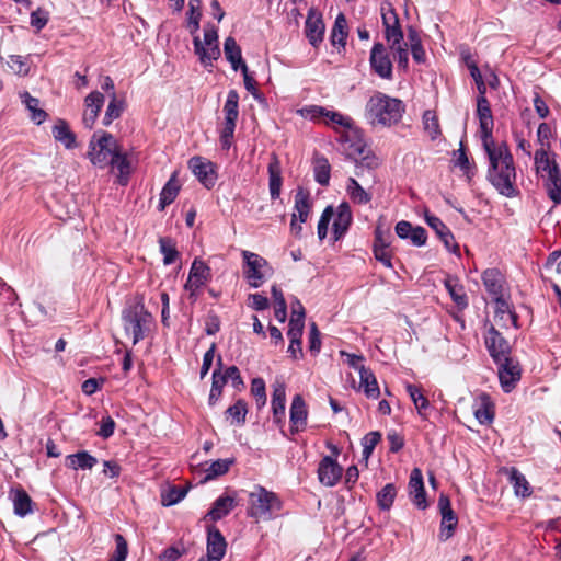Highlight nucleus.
<instances>
[{"mask_svg":"<svg viewBox=\"0 0 561 561\" xmlns=\"http://www.w3.org/2000/svg\"><path fill=\"white\" fill-rule=\"evenodd\" d=\"M489 165L486 179L499 194L512 198L519 194L516 185V167L513 154L505 141L482 145Z\"/></svg>","mask_w":561,"mask_h":561,"instance_id":"obj_1","label":"nucleus"},{"mask_svg":"<svg viewBox=\"0 0 561 561\" xmlns=\"http://www.w3.org/2000/svg\"><path fill=\"white\" fill-rule=\"evenodd\" d=\"M405 112L404 103L382 92L373 94L365 106V118L371 126L397 125Z\"/></svg>","mask_w":561,"mask_h":561,"instance_id":"obj_2","label":"nucleus"},{"mask_svg":"<svg viewBox=\"0 0 561 561\" xmlns=\"http://www.w3.org/2000/svg\"><path fill=\"white\" fill-rule=\"evenodd\" d=\"M536 174L542 180L548 196L556 204L561 203V171L553 156L546 148L537 149L534 156Z\"/></svg>","mask_w":561,"mask_h":561,"instance_id":"obj_3","label":"nucleus"},{"mask_svg":"<svg viewBox=\"0 0 561 561\" xmlns=\"http://www.w3.org/2000/svg\"><path fill=\"white\" fill-rule=\"evenodd\" d=\"M282 508L283 502L279 496L261 485H255L254 490L249 494L247 514L255 519V522L271 520L278 515Z\"/></svg>","mask_w":561,"mask_h":561,"instance_id":"obj_4","label":"nucleus"},{"mask_svg":"<svg viewBox=\"0 0 561 561\" xmlns=\"http://www.w3.org/2000/svg\"><path fill=\"white\" fill-rule=\"evenodd\" d=\"M122 320L125 333L131 336L135 345L145 339L153 318L142 304H136L123 311Z\"/></svg>","mask_w":561,"mask_h":561,"instance_id":"obj_5","label":"nucleus"},{"mask_svg":"<svg viewBox=\"0 0 561 561\" xmlns=\"http://www.w3.org/2000/svg\"><path fill=\"white\" fill-rule=\"evenodd\" d=\"M118 147V144L110 133L103 131L102 136L96 141L95 135H93L89 144L88 158L92 164L99 168H105L110 164Z\"/></svg>","mask_w":561,"mask_h":561,"instance_id":"obj_6","label":"nucleus"},{"mask_svg":"<svg viewBox=\"0 0 561 561\" xmlns=\"http://www.w3.org/2000/svg\"><path fill=\"white\" fill-rule=\"evenodd\" d=\"M244 261L243 274L249 285L253 288H259L265 280L267 275H271L272 268L268 262L261 255L242 251Z\"/></svg>","mask_w":561,"mask_h":561,"instance_id":"obj_7","label":"nucleus"},{"mask_svg":"<svg viewBox=\"0 0 561 561\" xmlns=\"http://www.w3.org/2000/svg\"><path fill=\"white\" fill-rule=\"evenodd\" d=\"M353 151L350 156L355 162V175L364 179L366 173L373 184L376 183L374 171L380 165L381 160L364 144H355L352 146Z\"/></svg>","mask_w":561,"mask_h":561,"instance_id":"obj_8","label":"nucleus"},{"mask_svg":"<svg viewBox=\"0 0 561 561\" xmlns=\"http://www.w3.org/2000/svg\"><path fill=\"white\" fill-rule=\"evenodd\" d=\"M477 115L479 117L482 145L495 141L493 138V115L485 96H479L477 100Z\"/></svg>","mask_w":561,"mask_h":561,"instance_id":"obj_9","label":"nucleus"},{"mask_svg":"<svg viewBox=\"0 0 561 561\" xmlns=\"http://www.w3.org/2000/svg\"><path fill=\"white\" fill-rule=\"evenodd\" d=\"M370 67L382 79H391L392 62L382 43H375L369 57Z\"/></svg>","mask_w":561,"mask_h":561,"instance_id":"obj_10","label":"nucleus"},{"mask_svg":"<svg viewBox=\"0 0 561 561\" xmlns=\"http://www.w3.org/2000/svg\"><path fill=\"white\" fill-rule=\"evenodd\" d=\"M484 342L494 362L505 359V357L510 356V343L493 325L488 329Z\"/></svg>","mask_w":561,"mask_h":561,"instance_id":"obj_11","label":"nucleus"},{"mask_svg":"<svg viewBox=\"0 0 561 561\" xmlns=\"http://www.w3.org/2000/svg\"><path fill=\"white\" fill-rule=\"evenodd\" d=\"M438 508L442 515L439 538L442 540H447L453 536L458 523V518L451 508V503L448 495L444 493L439 495Z\"/></svg>","mask_w":561,"mask_h":561,"instance_id":"obj_12","label":"nucleus"},{"mask_svg":"<svg viewBox=\"0 0 561 561\" xmlns=\"http://www.w3.org/2000/svg\"><path fill=\"white\" fill-rule=\"evenodd\" d=\"M381 18L385 27V38L389 45L402 42L403 32L400 26L399 18L391 4L381 7Z\"/></svg>","mask_w":561,"mask_h":561,"instance_id":"obj_13","label":"nucleus"},{"mask_svg":"<svg viewBox=\"0 0 561 561\" xmlns=\"http://www.w3.org/2000/svg\"><path fill=\"white\" fill-rule=\"evenodd\" d=\"M319 482L325 486H334L343 474V468L335 459L325 456L321 459L318 466Z\"/></svg>","mask_w":561,"mask_h":561,"instance_id":"obj_14","label":"nucleus"},{"mask_svg":"<svg viewBox=\"0 0 561 561\" xmlns=\"http://www.w3.org/2000/svg\"><path fill=\"white\" fill-rule=\"evenodd\" d=\"M499 366V379L502 389L505 392L512 391L516 382L520 379V368L513 359L507 356L505 359L495 360Z\"/></svg>","mask_w":561,"mask_h":561,"instance_id":"obj_15","label":"nucleus"},{"mask_svg":"<svg viewBox=\"0 0 561 561\" xmlns=\"http://www.w3.org/2000/svg\"><path fill=\"white\" fill-rule=\"evenodd\" d=\"M188 168L206 188L216 184L217 175L211 162L202 157H193L188 160Z\"/></svg>","mask_w":561,"mask_h":561,"instance_id":"obj_16","label":"nucleus"},{"mask_svg":"<svg viewBox=\"0 0 561 561\" xmlns=\"http://www.w3.org/2000/svg\"><path fill=\"white\" fill-rule=\"evenodd\" d=\"M425 221L436 232L445 248L454 254L459 255V245L455 242L450 229L437 216L428 211L425 213Z\"/></svg>","mask_w":561,"mask_h":561,"instance_id":"obj_17","label":"nucleus"},{"mask_svg":"<svg viewBox=\"0 0 561 561\" xmlns=\"http://www.w3.org/2000/svg\"><path fill=\"white\" fill-rule=\"evenodd\" d=\"M324 30L325 26L322 20V15L317 12L316 9L311 8L308 11L307 20L305 23V34L313 47H318V45L323 41Z\"/></svg>","mask_w":561,"mask_h":561,"instance_id":"obj_18","label":"nucleus"},{"mask_svg":"<svg viewBox=\"0 0 561 561\" xmlns=\"http://www.w3.org/2000/svg\"><path fill=\"white\" fill-rule=\"evenodd\" d=\"M227 549V542L220 530L215 526L207 527V556L208 561H220Z\"/></svg>","mask_w":561,"mask_h":561,"instance_id":"obj_19","label":"nucleus"},{"mask_svg":"<svg viewBox=\"0 0 561 561\" xmlns=\"http://www.w3.org/2000/svg\"><path fill=\"white\" fill-rule=\"evenodd\" d=\"M308 410L306 402L300 394L293 398L289 409L290 433L296 434L307 426Z\"/></svg>","mask_w":561,"mask_h":561,"instance_id":"obj_20","label":"nucleus"},{"mask_svg":"<svg viewBox=\"0 0 561 561\" xmlns=\"http://www.w3.org/2000/svg\"><path fill=\"white\" fill-rule=\"evenodd\" d=\"M272 411L274 422L282 427L285 423L286 415V387L284 382L276 381L274 383L272 394Z\"/></svg>","mask_w":561,"mask_h":561,"instance_id":"obj_21","label":"nucleus"},{"mask_svg":"<svg viewBox=\"0 0 561 561\" xmlns=\"http://www.w3.org/2000/svg\"><path fill=\"white\" fill-rule=\"evenodd\" d=\"M333 218V238L335 241H337L347 232L352 224L353 217L350 205L346 202L341 203L336 210H334Z\"/></svg>","mask_w":561,"mask_h":561,"instance_id":"obj_22","label":"nucleus"},{"mask_svg":"<svg viewBox=\"0 0 561 561\" xmlns=\"http://www.w3.org/2000/svg\"><path fill=\"white\" fill-rule=\"evenodd\" d=\"M210 267L204 261L195 259L190 268L185 287L201 288L210 279Z\"/></svg>","mask_w":561,"mask_h":561,"instance_id":"obj_23","label":"nucleus"},{"mask_svg":"<svg viewBox=\"0 0 561 561\" xmlns=\"http://www.w3.org/2000/svg\"><path fill=\"white\" fill-rule=\"evenodd\" d=\"M409 491L412 496V502L420 508L425 510L427 507L426 494L424 489L422 471L419 468H414L410 476Z\"/></svg>","mask_w":561,"mask_h":561,"instance_id":"obj_24","label":"nucleus"},{"mask_svg":"<svg viewBox=\"0 0 561 561\" xmlns=\"http://www.w3.org/2000/svg\"><path fill=\"white\" fill-rule=\"evenodd\" d=\"M84 104L87 110L83 114L82 121L84 126L91 129L104 104V95L99 91H93L85 98Z\"/></svg>","mask_w":561,"mask_h":561,"instance_id":"obj_25","label":"nucleus"},{"mask_svg":"<svg viewBox=\"0 0 561 561\" xmlns=\"http://www.w3.org/2000/svg\"><path fill=\"white\" fill-rule=\"evenodd\" d=\"M268 186H270V194L272 199H277L280 196V188H282V167L280 161L277 158L276 154H272L271 161L268 163Z\"/></svg>","mask_w":561,"mask_h":561,"instance_id":"obj_26","label":"nucleus"},{"mask_svg":"<svg viewBox=\"0 0 561 561\" xmlns=\"http://www.w3.org/2000/svg\"><path fill=\"white\" fill-rule=\"evenodd\" d=\"M194 53L198 56L201 64L205 67H213V62L220 57L219 46L210 47L203 44L198 36L193 39Z\"/></svg>","mask_w":561,"mask_h":561,"instance_id":"obj_27","label":"nucleus"},{"mask_svg":"<svg viewBox=\"0 0 561 561\" xmlns=\"http://www.w3.org/2000/svg\"><path fill=\"white\" fill-rule=\"evenodd\" d=\"M482 282L493 298L503 295L504 276L497 268L485 270L482 274Z\"/></svg>","mask_w":561,"mask_h":561,"instance_id":"obj_28","label":"nucleus"},{"mask_svg":"<svg viewBox=\"0 0 561 561\" xmlns=\"http://www.w3.org/2000/svg\"><path fill=\"white\" fill-rule=\"evenodd\" d=\"M298 307L299 316L297 318H290L287 336L290 342L297 343V351L299 352V355L302 356L301 335L305 327V309L300 302H298Z\"/></svg>","mask_w":561,"mask_h":561,"instance_id":"obj_29","label":"nucleus"},{"mask_svg":"<svg viewBox=\"0 0 561 561\" xmlns=\"http://www.w3.org/2000/svg\"><path fill=\"white\" fill-rule=\"evenodd\" d=\"M225 122L224 128L220 133V145L222 149L228 150L232 145V138L236 129L237 119L239 117V111L224 112Z\"/></svg>","mask_w":561,"mask_h":561,"instance_id":"obj_30","label":"nucleus"},{"mask_svg":"<svg viewBox=\"0 0 561 561\" xmlns=\"http://www.w3.org/2000/svg\"><path fill=\"white\" fill-rule=\"evenodd\" d=\"M359 387L369 399H377L380 394L379 386L374 373L365 366L359 367Z\"/></svg>","mask_w":561,"mask_h":561,"instance_id":"obj_31","label":"nucleus"},{"mask_svg":"<svg viewBox=\"0 0 561 561\" xmlns=\"http://www.w3.org/2000/svg\"><path fill=\"white\" fill-rule=\"evenodd\" d=\"M51 133L55 140L61 142L66 149H72L77 146L76 135L66 121L59 119L54 125Z\"/></svg>","mask_w":561,"mask_h":561,"instance_id":"obj_32","label":"nucleus"},{"mask_svg":"<svg viewBox=\"0 0 561 561\" xmlns=\"http://www.w3.org/2000/svg\"><path fill=\"white\" fill-rule=\"evenodd\" d=\"M444 285L449 293L453 301L460 308L465 309L468 306V297L465 293L463 286L459 283L457 277L448 276L444 280Z\"/></svg>","mask_w":561,"mask_h":561,"instance_id":"obj_33","label":"nucleus"},{"mask_svg":"<svg viewBox=\"0 0 561 561\" xmlns=\"http://www.w3.org/2000/svg\"><path fill=\"white\" fill-rule=\"evenodd\" d=\"M180 187L178 172L174 171L160 193L159 210H163L168 205L173 203L180 192Z\"/></svg>","mask_w":561,"mask_h":561,"instance_id":"obj_34","label":"nucleus"},{"mask_svg":"<svg viewBox=\"0 0 561 561\" xmlns=\"http://www.w3.org/2000/svg\"><path fill=\"white\" fill-rule=\"evenodd\" d=\"M348 35V27H347V21L343 13H339L335 18L330 41L333 46L340 45L343 48L346 45V39Z\"/></svg>","mask_w":561,"mask_h":561,"instance_id":"obj_35","label":"nucleus"},{"mask_svg":"<svg viewBox=\"0 0 561 561\" xmlns=\"http://www.w3.org/2000/svg\"><path fill=\"white\" fill-rule=\"evenodd\" d=\"M108 165L118 170V183L121 185H126L130 173V162L127 156L122 152L121 147H118L116 152L113 154Z\"/></svg>","mask_w":561,"mask_h":561,"instance_id":"obj_36","label":"nucleus"},{"mask_svg":"<svg viewBox=\"0 0 561 561\" xmlns=\"http://www.w3.org/2000/svg\"><path fill=\"white\" fill-rule=\"evenodd\" d=\"M224 53L233 70L242 69V64L245 62L242 59L241 48L233 37L229 36L225 39Z\"/></svg>","mask_w":561,"mask_h":561,"instance_id":"obj_37","label":"nucleus"},{"mask_svg":"<svg viewBox=\"0 0 561 561\" xmlns=\"http://www.w3.org/2000/svg\"><path fill=\"white\" fill-rule=\"evenodd\" d=\"M234 506V499L228 495L219 496L211 510L207 513L206 517L216 522L227 516Z\"/></svg>","mask_w":561,"mask_h":561,"instance_id":"obj_38","label":"nucleus"},{"mask_svg":"<svg viewBox=\"0 0 561 561\" xmlns=\"http://www.w3.org/2000/svg\"><path fill=\"white\" fill-rule=\"evenodd\" d=\"M96 462H98L96 458L94 456L90 455L85 450L78 451L76 454L67 456V466L75 470L92 469L96 465Z\"/></svg>","mask_w":561,"mask_h":561,"instance_id":"obj_39","label":"nucleus"},{"mask_svg":"<svg viewBox=\"0 0 561 561\" xmlns=\"http://www.w3.org/2000/svg\"><path fill=\"white\" fill-rule=\"evenodd\" d=\"M311 208L309 193L304 188H298L295 194V210L297 215V220L300 224L307 221Z\"/></svg>","mask_w":561,"mask_h":561,"instance_id":"obj_40","label":"nucleus"},{"mask_svg":"<svg viewBox=\"0 0 561 561\" xmlns=\"http://www.w3.org/2000/svg\"><path fill=\"white\" fill-rule=\"evenodd\" d=\"M14 513L24 517L32 512V499L23 489L12 491Z\"/></svg>","mask_w":561,"mask_h":561,"instance_id":"obj_41","label":"nucleus"},{"mask_svg":"<svg viewBox=\"0 0 561 561\" xmlns=\"http://www.w3.org/2000/svg\"><path fill=\"white\" fill-rule=\"evenodd\" d=\"M510 481L513 484L514 493L516 496L528 497L531 494L530 485L523 473L516 468L510 470Z\"/></svg>","mask_w":561,"mask_h":561,"instance_id":"obj_42","label":"nucleus"},{"mask_svg":"<svg viewBox=\"0 0 561 561\" xmlns=\"http://www.w3.org/2000/svg\"><path fill=\"white\" fill-rule=\"evenodd\" d=\"M217 364H218L219 368L214 370L213 377H211L213 382H211L210 393H209V398H208L209 405H215L217 403V401L219 400V398L222 393V388L226 385V380L224 378H221V371H220V368L222 366L221 356L218 357Z\"/></svg>","mask_w":561,"mask_h":561,"instance_id":"obj_43","label":"nucleus"},{"mask_svg":"<svg viewBox=\"0 0 561 561\" xmlns=\"http://www.w3.org/2000/svg\"><path fill=\"white\" fill-rule=\"evenodd\" d=\"M346 191L350 198L356 204L365 205L371 201V194L364 190L354 178L347 180Z\"/></svg>","mask_w":561,"mask_h":561,"instance_id":"obj_44","label":"nucleus"},{"mask_svg":"<svg viewBox=\"0 0 561 561\" xmlns=\"http://www.w3.org/2000/svg\"><path fill=\"white\" fill-rule=\"evenodd\" d=\"M21 98L26 108L31 112V119L38 125L42 124L46 119L47 113L39 108V100L33 98L28 92L22 93Z\"/></svg>","mask_w":561,"mask_h":561,"instance_id":"obj_45","label":"nucleus"},{"mask_svg":"<svg viewBox=\"0 0 561 561\" xmlns=\"http://www.w3.org/2000/svg\"><path fill=\"white\" fill-rule=\"evenodd\" d=\"M495 302V319H503V316H506L510 320V323L514 328H518V318L517 314L511 309L510 304L507 300L503 297V295H500L497 297H494Z\"/></svg>","mask_w":561,"mask_h":561,"instance_id":"obj_46","label":"nucleus"},{"mask_svg":"<svg viewBox=\"0 0 561 561\" xmlns=\"http://www.w3.org/2000/svg\"><path fill=\"white\" fill-rule=\"evenodd\" d=\"M397 496V488L393 483L386 484L376 495L377 505L381 511H389Z\"/></svg>","mask_w":561,"mask_h":561,"instance_id":"obj_47","label":"nucleus"},{"mask_svg":"<svg viewBox=\"0 0 561 561\" xmlns=\"http://www.w3.org/2000/svg\"><path fill=\"white\" fill-rule=\"evenodd\" d=\"M124 107V101L118 100L116 93L113 92L105 115L103 117V124L108 126L114 119L118 118L122 115Z\"/></svg>","mask_w":561,"mask_h":561,"instance_id":"obj_48","label":"nucleus"},{"mask_svg":"<svg viewBox=\"0 0 561 561\" xmlns=\"http://www.w3.org/2000/svg\"><path fill=\"white\" fill-rule=\"evenodd\" d=\"M423 127L424 130L428 134L432 140H435L440 135L439 122L436 113L432 110H427L424 112L423 117Z\"/></svg>","mask_w":561,"mask_h":561,"instance_id":"obj_49","label":"nucleus"},{"mask_svg":"<svg viewBox=\"0 0 561 561\" xmlns=\"http://www.w3.org/2000/svg\"><path fill=\"white\" fill-rule=\"evenodd\" d=\"M331 167L327 158L318 157L314 159V180L320 185H328L330 181Z\"/></svg>","mask_w":561,"mask_h":561,"instance_id":"obj_50","label":"nucleus"},{"mask_svg":"<svg viewBox=\"0 0 561 561\" xmlns=\"http://www.w3.org/2000/svg\"><path fill=\"white\" fill-rule=\"evenodd\" d=\"M323 121L325 125L333 126L334 128L342 127L345 129H351L354 125V122L350 116H345L339 112L330 110H327V114H324Z\"/></svg>","mask_w":561,"mask_h":561,"instance_id":"obj_51","label":"nucleus"},{"mask_svg":"<svg viewBox=\"0 0 561 561\" xmlns=\"http://www.w3.org/2000/svg\"><path fill=\"white\" fill-rule=\"evenodd\" d=\"M160 251L163 254V263L170 265L175 262L179 256V252L175 247V242L168 237L159 239Z\"/></svg>","mask_w":561,"mask_h":561,"instance_id":"obj_52","label":"nucleus"},{"mask_svg":"<svg viewBox=\"0 0 561 561\" xmlns=\"http://www.w3.org/2000/svg\"><path fill=\"white\" fill-rule=\"evenodd\" d=\"M226 414L232 419V423L243 425L248 414V404L244 400L239 399L233 405L226 410Z\"/></svg>","mask_w":561,"mask_h":561,"instance_id":"obj_53","label":"nucleus"},{"mask_svg":"<svg viewBox=\"0 0 561 561\" xmlns=\"http://www.w3.org/2000/svg\"><path fill=\"white\" fill-rule=\"evenodd\" d=\"M233 463V459H218L214 461L206 470L204 481L215 479L216 477L222 476L228 472L230 466Z\"/></svg>","mask_w":561,"mask_h":561,"instance_id":"obj_54","label":"nucleus"},{"mask_svg":"<svg viewBox=\"0 0 561 561\" xmlns=\"http://www.w3.org/2000/svg\"><path fill=\"white\" fill-rule=\"evenodd\" d=\"M188 27L191 28V33H196L199 28V20L202 18L201 13V0H190L188 1Z\"/></svg>","mask_w":561,"mask_h":561,"instance_id":"obj_55","label":"nucleus"},{"mask_svg":"<svg viewBox=\"0 0 561 561\" xmlns=\"http://www.w3.org/2000/svg\"><path fill=\"white\" fill-rule=\"evenodd\" d=\"M405 389L419 414L422 415V411L428 408V400L423 396L421 389L414 385L408 383Z\"/></svg>","mask_w":561,"mask_h":561,"instance_id":"obj_56","label":"nucleus"},{"mask_svg":"<svg viewBox=\"0 0 561 561\" xmlns=\"http://www.w3.org/2000/svg\"><path fill=\"white\" fill-rule=\"evenodd\" d=\"M381 439V434L377 431L367 433L363 439V457L368 460V458L371 456L375 447Z\"/></svg>","mask_w":561,"mask_h":561,"instance_id":"obj_57","label":"nucleus"},{"mask_svg":"<svg viewBox=\"0 0 561 561\" xmlns=\"http://www.w3.org/2000/svg\"><path fill=\"white\" fill-rule=\"evenodd\" d=\"M483 403L474 410V416L480 424H490L494 419V412L488 402V396H483Z\"/></svg>","mask_w":561,"mask_h":561,"instance_id":"obj_58","label":"nucleus"},{"mask_svg":"<svg viewBox=\"0 0 561 561\" xmlns=\"http://www.w3.org/2000/svg\"><path fill=\"white\" fill-rule=\"evenodd\" d=\"M390 50L393 54V57L398 61V66L405 69L409 64V53L407 48V43L399 42L398 44L389 45Z\"/></svg>","mask_w":561,"mask_h":561,"instance_id":"obj_59","label":"nucleus"},{"mask_svg":"<svg viewBox=\"0 0 561 561\" xmlns=\"http://www.w3.org/2000/svg\"><path fill=\"white\" fill-rule=\"evenodd\" d=\"M334 208L333 206H327L318 222V237L322 241L328 234L329 224L333 219Z\"/></svg>","mask_w":561,"mask_h":561,"instance_id":"obj_60","label":"nucleus"},{"mask_svg":"<svg viewBox=\"0 0 561 561\" xmlns=\"http://www.w3.org/2000/svg\"><path fill=\"white\" fill-rule=\"evenodd\" d=\"M389 243H374V255L377 261L388 268H393L391 262V253L388 250Z\"/></svg>","mask_w":561,"mask_h":561,"instance_id":"obj_61","label":"nucleus"},{"mask_svg":"<svg viewBox=\"0 0 561 561\" xmlns=\"http://www.w3.org/2000/svg\"><path fill=\"white\" fill-rule=\"evenodd\" d=\"M114 540L116 547L111 558L116 561H125L128 556V545L126 539L121 534H116L114 535Z\"/></svg>","mask_w":561,"mask_h":561,"instance_id":"obj_62","label":"nucleus"},{"mask_svg":"<svg viewBox=\"0 0 561 561\" xmlns=\"http://www.w3.org/2000/svg\"><path fill=\"white\" fill-rule=\"evenodd\" d=\"M186 490L183 488H171L162 497V504L164 506H171L179 503L186 495Z\"/></svg>","mask_w":561,"mask_h":561,"instance_id":"obj_63","label":"nucleus"},{"mask_svg":"<svg viewBox=\"0 0 561 561\" xmlns=\"http://www.w3.org/2000/svg\"><path fill=\"white\" fill-rule=\"evenodd\" d=\"M8 66L14 73L20 76H26L30 71V68L25 60L18 55L9 56Z\"/></svg>","mask_w":561,"mask_h":561,"instance_id":"obj_64","label":"nucleus"}]
</instances>
